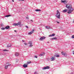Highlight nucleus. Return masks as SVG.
Here are the masks:
<instances>
[{"mask_svg": "<svg viewBox=\"0 0 74 74\" xmlns=\"http://www.w3.org/2000/svg\"><path fill=\"white\" fill-rule=\"evenodd\" d=\"M42 55H45V53L43 52V53H42Z\"/></svg>", "mask_w": 74, "mask_h": 74, "instance_id": "2f4dec72", "label": "nucleus"}, {"mask_svg": "<svg viewBox=\"0 0 74 74\" xmlns=\"http://www.w3.org/2000/svg\"><path fill=\"white\" fill-rule=\"evenodd\" d=\"M45 28L46 29H50V27H48V26H46L45 27Z\"/></svg>", "mask_w": 74, "mask_h": 74, "instance_id": "f3484780", "label": "nucleus"}, {"mask_svg": "<svg viewBox=\"0 0 74 74\" xmlns=\"http://www.w3.org/2000/svg\"><path fill=\"white\" fill-rule=\"evenodd\" d=\"M19 25V26L20 27H21V26H22V25L21 24V23L20 25Z\"/></svg>", "mask_w": 74, "mask_h": 74, "instance_id": "c756f323", "label": "nucleus"}, {"mask_svg": "<svg viewBox=\"0 0 74 74\" xmlns=\"http://www.w3.org/2000/svg\"><path fill=\"white\" fill-rule=\"evenodd\" d=\"M47 60L48 61H49V58H47Z\"/></svg>", "mask_w": 74, "mask_h": 74, "instance_id": "7c9ffc66", "label": "nucleus"}, {"mask_svg": "<svg viewBox=\"0 0 74 74\" xmlns=\"http://www.w3.org/2000/svg\"><path fill=\"white\" fill-rule=\"evenodd\" d=\"M57 23H59V22H57Z\"/></svg>", "mask_w": 74, "mask_h": 74, "instance_id": "c03bdc74", "label": "nucleus"}, {"mask_svg": "<svg viewBox=\"0 0 74 74\" xmlns=\"http://www.w3.org/2000/svg\"><path fill=\"white\" fill-rule=\"evenodd\" d=\"M50 69V67L49 66H47L42 68V70H46L47 69Z\"/></svg>", "mask_w": 74, "mask_h": 74, "instance_id": "20e7f679", "label": "nucleus"}, {"mask_svg": "<svg viewBox=\"0 0 74 74\" xmlns=\"http://www.w3.org/2000/svg\"><path fill=\"white\" fill-rule=\"evenodd\" d=\"M56 39H57V38H56V37H54V38H52L50 39V40H56Z\"/></svg>", "mask_w": 74, "mask_h": 74, "instance_id": "2eb2a0df", "label": "nucleus"}, {"mask_svg": "<svg viewBox=\"0 0 74 74\" xmlns=\"http://www.w3.org/2000/svg\"><path fill=\"white\" fill-rule=\"evenodd\" d=\"M25 27L27 29H28L29 28V27H28L27 26H25Z\"/></svg>", "mask_w": 74, "mask_h": 74, "instance_id": "473e14b6", "label": "nucleus"}, {"mask_svg": "<svg viewBox=\"0 0 74 74\" xmlns=\"http://www.w3.org/2000/svg\"><path fill=\"white\" fill-rule=\"evenodd\" d=\"M11 45H8L7 47L8 48H10V47H11Z\"/></svg>", "mask_w": 74, "mask_h": 74, "instance_id": "b1692460", "label": "nucleus"}, {"mask_svg": "<svg viewBox=\"0 0 74 74\" xmlns=\"http://www.w3.org/2000/svg\"><path fill=\"white\" fill-rule=\"evenodd\" d=\"M28 44L30 45L29 46V47H32L33 46V45H32V42H31V41H29Z\"/></svg>", "mask_w": 74, "mask_h": 74, "instance_id": "39448f33", "label": "nucleus"}, {"mask_svg": "<svg viewBox=\"0 0 74 74\" xmlns=\"http://www.w3.org/2000/svg\"><path fill=\"white\" fill-rule=\"evenodd\" d=\"M39 29H40V30H41V28H39Z\"/></svg>", "mask_w": 74, "mask_h": 74, "instance_id": "49530a36", "label": "nucleus"}, {"mask_svg": "<svg viewBox=\"0 0 74 74\" xmlns=\"http://www.w3.org/2000/svg\"><path fill=\"white\" fill-rule=\"evenodd\" d=\"M54 57H56L57 58H59L60 57V56L59 55H56L54 56Z\"/></svg>", "mask_w": 74, "mask_h": 74, "instance_id": "a211bd4d", "label": "nucleus"}, {"mask_svg": "<svg viewBox=\"0 0 74 74\" xmlns=\"http://www.w3.org/2000/svg\"><path fill=\"white\" fill-rule=\"evenodd\" d=\"M66 7L68 9L69 8V12H67V13H68L69 14H70L74 10V9L71 7V5L70 6L69 4H66Z\"/></svg>", "mask_w": 74, "mask_h": 74, "instance_id": "f257e3e1", "label": "nucleus"}, {"mask_svg": "<svg viewBox=\"0 0 74 74\" xmlns=\"http://www.w3.org/2000/svg\"><path fill=\"white\" fill-rule=\"evenodd\" d=\"M5 69H7L8 68V66H7V65L5 66Z\"/></svg>", "mask_w": 74, "mask_h": 74, "instance_id": "a878e982", "label": "nucleus"}, {"mask_svg": "<svg viewBox=\"0 0 74 74\" xmlns=\"http://www.w3.org/2000/svg\"><path fill=\"white\" fill-rule=\"evenodd\" d=\"M26 19H29V17H26Z\"/></svg>", "mask_w": 74, "mask_h": 74, "instance_id": "ea45409f", "label": "nucleus"}, {"mask_svg": "<svg viewBox=\"0 0 74 74\" xmlns=\"http://www.w3.org/2000/svg\"><path fill=\"white\" fill-rule=\"evenodd\" d=\"M67 9H65L64 10H63L62 12H67Z\"/></svg>", "mask_w": 74, "mask_h": 74, "instance_id": "4468645a", "label": "nucleus"}, {"mask_svg": "<svg viewBox=\"0 0 74 74\" xmlns=\"http://www.w3.org/2000/svg\"><path fill=\"white\" fill-rule=\"evenodd\" d=\"M2 51H4V52H5V51H8V50H6L5 49H2Z\"/></svg>", "mask_w": 74, "mask_h": 74, "instance_id": "412c9836", "label": "nucleus"}, {"mask_svg": "<svg viewBox=\"0 0 74 74\" xmlns=\"http://www.w3.org/2000/svg\"><path fill=\"white\" fill-rule=\"evenodd\" d=\"M19 55V53H16L15 54V56H18Z\"/></svg>", "mask_w": 74, "mask_h": 74, "instance_id": "f8f14e48", "label": "nucleus"}, {"mask_svg": "<svg viewBox=\"0 0 74 74\" xmlns=\"http://www.w3.org/2000/svg\"><path fill=\"white\" fill-rule=\"evenodd\" d=\"M47 43H49V42H48Z\"/></svg>", "mask_w": 74, "mask_h": 74, "instance_id": "8fccbe9b", "label": "nucleus"}, {"mask_svg": "<svg viewBox=\"0 0 74 74\" xmlns=\"http://www.w3.org/2000/svg\"><path fill=\"white\" fill-rule=\"evenodd\" d=\"M72 38H74V35H73L72 36Z\"/></svg>", "mask_w": 74, "mask_h": 74, "instance_id": "f704fd0d", "label": "nucleus"}, {"mask_svg": "<svg viewBox=\"0 0 74 74\" xmlns=\"http://www.w3.org/2000/svg\"><path fill=\"white\" fill-rule=\"evenodd\" d=\"M22 42H25L24 41V40H22Z\"/></svg>", "mask_w": 74, "mask_h": 74, "instance_id": "79ce46f5", "label": "nucleus"}, {"mask_svg": "<svg viewBox=\"0 0 74 74\" xmlns=\"http://www.w3.org/2000/svg\"><path fill=\"white\" fill-rule=\"evenodd\" d=\"M45 38H46V37H45L44 36H42L40 38V39H39V40H40V41H42V40H44V39H45Z\"/></svg>", "mask_w": 74, "mask_h": 74, "instance_id": "0eeeda50", "label": "nucleus"}, {"mask_svg": "<svg viewBox=\"0 0 74 74\" xmlns=\"http://www.w3.org/2000/svg\"><path fill=\"white\" fill-rule=\"evenodd\" d=\"M11 64H9L8 65H7V66L8 67V66H11Z\"/></svg>", "mask_w": 74, "mask_h": 74, "instance_id": "72a5a7b5", "label": "nucleus"}, {"mask_svg": "<svg viewBox=\"0 0 74 74\" xmlns=\"http://www.w3.org/2000/svg\"><path fill=\"white\" fill-rule=\"evenodd\" d=\"M32 31H31V32L28 33V35H31V34H32V33H34V29H32Z\"/></svg>", "mask_w": 74, "mask_h": 74, "instance_id": "423d86ee", "label": "nucleus"}, {"mask_svg": "<svg viewBox=\"0 0 74 74\" xmlns=\"http://www.w3.org/2000/svg\"><path fill=\"white\" fill-rule=\"evenodd\" d=\"M21 23V22H19L17 23H14L13 24V26H18V25H19Z\"/></svg>", "mask_w": 74, "mask_h": 74, "instance_id": "7ed1b4c3", "label": "nucleus"}, {"mask_svg": "<svg viewBox=\"0 0 74 74\" xmlns=\"http://www.w3.org/2000/svg\"><path fill=\"white\" fill-rule=\"evenodd\" d=\"M19 1H24L25 0H19Z\"/></svg>", "mask_w": 74, "mask_h": 74, "instance_id": "e433bc0d", "label": "nucleus"}, {"mask_svg": "<svg viewBox=\"0 0 74 74\" xmlns=\"http://www.w3.org/2000/svg\"><path fill=\"white\" fill-rule=\"evenodd\" d=\"M36 11V12H38L39 11H41V10L40 9H36L35 10Z\"/></svg>", "mask_w": 74, "mask_h": 74, "instance_id": "dca6fc26", "label": "nucleus"}, {"mask_svg": "<svg viewBox=\"0 0 74 74\" xmlns=\"http://www.w3.org/2000/svg\"><path fill=\"white\" fill-rule=\"evenodd\" d=\"M44 56V55L42 54H40V55H39V56Z\"/></svg>", "mask_w": 74, "mask_h": 74, "instance_id": "bb28decb", "label": "nucleus"}, {"mask_svg": "<svg viewBox=\"0 0 74 74\" xmlns=\"http://www.w3.org/2000/svg\"><path fill=\"white\" fill-rule=\"evenodd\" d=\"M34 74H38V73H37V72L36 71V72H35L34 73Z\"/></svg>", "mask_w": 74, "mask_h": 74, "instance_id": "cd10ccee", "label": "nucleus"}, {"mask_svg": "<svg viewBox=\"0 0 74 74\" xmlns=\"http://www.w3.org/2000/svg\"><path fill=\"white\" fill-rule=\"evenodd\" d=\"M1 30H5V28H4V27L1 28Z\"/></svg>", "mask_w": 74, "mask_h": 74, "instance_id": "5701e85b", "label": "nucleus"}, {"mask_svg": "<svg viewBox=\"0 0 74 74\" xmlns=\"http://www.w3.org/2000/svg\"><path fill=\"white\" fill-rule=\"evenodd\" d=\"M8 62L6 63V64H8Z\"/></svg>", "mask_w": 74, "mask_h": 74, "instance_id": "09e8293b", "label": "nucleus"}, {"mask_svg": "<svg viewBox=\"0 0 74 74\" xmlns=\"http://www.w3.org/2000/svg\"><path fill=\"white\" fill-rule=\"evenodd\" d=\"M55 36V34H52V35H50L49 36V37H52V36Z\"/></svg>", "mask_w": 74, "mask_h": 74, "instance_id": "ddd939ff", "label": "nucleus"}, {"mask_svg": "<svg viewBox=\"0 0 74 74\" xmlns=\"http://www.w3.org/2000/svg\"><path fill=\"white\" fill-rule=\"evenodd\" d=\"M12 1H13V2H14V0H12Z\"/></svg>", "mask_w": 74, "mask_h": 74, "instance_id": "37998d69", "label": "nucleus"}, {"mask_svg": "<svg viewBox=\"0 0 74 74\" xmlns=\"http://www.w3.org/2000/svg\"><path fill=\"white\" fill-rule=\"evenodd\" d=\"M62 54L63 56H67V54L66 53H64L63 52H62Z\"/></svg>", "mask_w": 74, "mask_h": 74, "instance_id": "1a4fd4ad", "label": "nucleus"}, {"mask_svg": "<svg viewBox=\"0 0 74 74\" xmlns=\"http://www.w3.org/2000/svg\"><path fill=\"white\" fill-rule=\"evenodd\" d=\"M57 15H58V14H59L58 15H57L56 16V18H58V19H60V12H59V10H57Z\"/></svg>", "mask_w": 74, "mask_h": 74, "instance_id": "f03ea898", "label": "nucleus"}, {"mask_svg": "<svg viewBox=\"0 0 74 74\" xmlns=\"http://www.w3.org/2000/svg\"><path fill=\"white\" fill-rule=\"evenodd\" d=\"M65 2H66L65 1L61 0V3H65Z\"/></svg>", "mask_w": 74, "mask_h": 74, "instance_id": "aec40b11", "label": "nucleus"}, {"mask_svg": "<svg viewBox=\"0 0 74 74\" xmlns=\"http://www.w3.org/2000/svg\"><path fill=\"white\" fill-rule=\"evenodd\" d=\"M14 32H16V30H15L14 31Z\"/></svg>", "mask_w": 74, "mask_h": 74, "instance_id": "a18cd8bd", "label": "nucleus"}, {"mask_svg": "<svg viewBox=\"0 0 74 74\" xmlns=\"http://www.w3.org/2000/svg\"><path fill=\"white\" fill-rule=\"evenodd\" d=\"M73 55H74V51H73Z\"/></svg>", "mask_w": 74, "mask_h": 74, "instance_id": "de8ad7c7", "label": "nucleus"}, {"mask_svg": "<svg viewBox=\"0 0 74 74\" xmlns=\"http://www.w3.org/2000/svg\"><path fill=\"white\" fill-rule=\"evenodd\" d=\"M31 63V62H28L27 64H29V63Z\"/></svg>", "mask_w": 74, "mask_h": 74, "instance_id": "4c0bfd02", "label": "nucleus"}, {"mask_svg": "<svg viewBox=\"0 0 74 74\" xmlns=\"http://www.w3.org/2000/svg\"><path fill=\"white\" fill-rule=\"evenodd\" d=\"M58 0H53V2H57Z\"/></svg>", "mask_w": 74, "mask_h": 74, "instance_id": "393cba45", "label": "nucleus"}, {"mask_svg": "<svg viewBox=\"0 0 74 74\" xmlns=\"http://www.w3.org/2000/svg\"><path fill=\"white\" fill-rule=\"evenodd\" d=\"M33 21L32 20H30L31 23H33Z\"/></svg>", "mask_w": 74, "mask_h": 74, "instance_id": "c85d7f7f", "label": "nucleus"}, {"mask_svg": "<svg viewBox=\"0 0 74 74\" xmlns=\"http://www.w3.org/2000/svg\"><path fill=\"white\" fill-rule=\"evenodd\" d=\"M1 27H3V26H4V24H3V23H2L1 24Z\"/></svg>", "mask_w": 74, "mask_h": 74, "instance_id": "4be33fe9", "label": "nucleus"}, {"mask_svg": "<svg viewBox=\"0 0 74 74\" xmlns=\"http://www.w3.org/2000/svg\"><path fill=\"white\" fill-rule=\"evenodd\" d=\"M9 16H11V15L10 14V15H6L5 16V17H9Z\"/></svg>", "mask_w": 74, "mask_h": 74, "instance_id": "6ab92c4d", "label": "nucleus"}, {"mask_svg": "<svg viewBox=\"0 0 74 74\" xmlns=\"http://www.w3.org/2000/svg\"><path fill=\"white\" fill-rule=\"evenodd\" d=\"M24 44H25V45H27V43H24Z\"/></svg>", "mask_w": 74, "mask_h": 74, "instance_id": "a19ab883", "label": "nucleus"}, {"mask_svg": "<svg viewBox=\"0 0 74 74\" xmlns=\"http://www.w3.org/2000/svg\"><path fill=\"white\" fill-rule=\"evenodd\" d=\"M34 58H37V56H34Z\"/></svg>", "mask_w": 74, "mask_h": 74, "instance_id": "c9c22d12", "label": "nucleus"}, {"mask_svg": "<svg viewBox=\"0 0 74 74\" xmlns=\"http://www.w3.org/2000/svg\"><path fill=\"white\" fill-rule=\"evenodd\" d=\"M27 64H24L23 65V67L24 68H26V67H27Z\"/></svg>", "mask_w": 74, "mask_h": 74, "instance_id": "6e6552de", "label": "nucleus"}, {"mask_svg": "<svg viewBox=\"0 0 74 74\" xmlns=\"http://www.w3.org/2000/svg\"><path fill=\"white\" fill-rule=\"evenodd\" d=\"M65 1V2L64 4H65V3H67V1Z\"/></svg>", "mask_w": 74, "mask_h": 74, "instance_id": "58836bf2", "label": "nucleus"}, {"mask_svg": "<svg viewBox=\"0 0 74 74\" xmlns=\"http://www.w3.org/2000/svg\"><path fill=\"white\" fill-rule=\"evenodd\" d=\"M5 29H10V27L8 25L7 26L5 27Z\"/></svg>", "mask_w": 74, "mask_h": 74, "instance_id": "9b49d317", "label": "nucleus"}, {"mask_svg": "<svg viewBox=\"0 0 74 74\" xmlns=\"http://www.w3.org/2000/svg\"><path fill=\"white\" fill-rule=\"evenodd\" d=\"M55 60V58L53 57H51V61H54Z\"/></svg>", "mask_w": 74, "mask_h": 74, "instance_id": "9d476101", "label": "nucleus"}]
</instances>
